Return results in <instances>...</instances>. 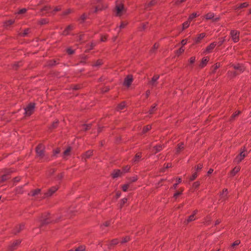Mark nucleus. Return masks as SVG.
Masks as SVG:
<instances>
[{
  "label": "nucleus",
  "mask_w": 251,
  "mask_h": 251,
  "mask_svg": "<svg viewBox=\"0 0 251 251\" xmlns=\"http://www.w3.org/2000/svg\"><path fill=\"white\" fill-rule=\"evenodd\" d=\"M51 8L50 6L49 5H46V6H45L42 9V11H46L48 13H49L50 12V10H51Z\"/></svg>",
  "instance_id": "obj_27"
},
{
  "label": "nucleus",
  "mask_w": 251,
  "mask_h": 251,
  "mask_svg": "<svg viewBox=\"0 0 251 251\" xmlns=\"http://www.w3.org/2000/svg\"><path fill=\"white\" fill-rule=\"evenodd\" d=\"M228 75L230 77H234V76H235V75H237V74L235 72H232L228 71Z\"/></svg>",
  "instance_id": "obj_46"
},
{
  "label": "nucleus",
  "mask_w": 251,
  "mask_h": 251,
  "mask_svg": "<svg viewBox=\"0 0 251 251\" xmlns=\"http://www.w3.org/2000/svg\"><path fill=\"white\" fill-rule=\"evenodd\" d=\"M85 250V248L83 246H80L76 248L75 251H83Z\"/></svg>",
  "instance_id": "obj_47"
},
{
  "label": "nucleus",
  "mask_w": 251,
  "mask_h": 251,
  "mask_svg": "<svg viewBox=\"0 0 251 251\" xmlns=\"http://www.w3.org/2000/svg\"><path fill=\"white\" fill-rule=\"evenodd\" d=\"M90 128V125H83L82 126L81 129L83 130H87Z\"/></svg>",
  "instance_id": "obj_37"
},
{
  "label": "nucleus",
  "mask_w": 251,
  "mask_h": 251,
  "mask_svg": "<svg viewBox=\"0 0 251 251\" xmlns=\"http://www.w3.org/2000/svg\"><path fill=\"white\" fill-rule=\"evenodd\" d=\"M233 68L239 72L242 73L245 70V67L242 64H237L233 65Z\"/></svg>",
  "instance_id": "obj_10"
},
{
  "label": "nucleus",
  "mask_w": 251,
  "mask_h": 251,
  "mask_svg": "<svg viewBox=\"0 0 251 251\" xmlns=\"http://www.w3.org/2000/svg\"><path fill=\"white\" fill-rule=\"evenodd\" d=\"M156 3V1L155 0H152L149 3L146 4L145 8L147 9H149L150 7L155 5Z\"/></svg>",
  "instance_id": "obj_18"
},
{
  "label": "nucleus",
  "mask_w": 251,
  "mask_h": 251,
  "mask_svg": "<svg viewBox=\"0 0 251 251\" xmlns=\"http://www.w3.org/2000/svg\"><path fill=\"white\" fill-rule=\"evenodd\" d=\"M72 12H73L72 9H70V8L68 9L67 10H66L63 13V15H64V16L67 15L71 13Z\"/></svg>",
  "instance_id": "obj_38"
},
{
  "label": "nucleus",
  "mask_w": 251,
  "mask_h": 251,
  "mask_svg": "<svg viewBox=\"0 0 251 251\" xmlns=\"http://www.w3.org/2000/svg\"><path fill=\"white\" fill-rule=\"evenodd\" d=\"M181 192H177L174 194V197L175 198H177V197H178L180 195H181Z\"/></svg>",
  "instance_id": "obj_57"
},
{
  "label": "nucleus",
  "mask_w": 251,
  "mask_h": 251,
  "mask_svg": "<svg viewBox=\"0 0 251 251\" xmlns=\"http://www.w3.org/2000/svg\"><path fill=\"white\" fill-rule=\"evenodd\" d=\"M184 148V144L181 143L180 144H179L178 145V147L177 148L176 151L177 152H178L181 149H183Z\"/></svg>",
  "instance_id": "obj_42"
},
{
  "label": "nucleus",
  "mask_w": 251,
  "mask_h": 251,
  "mask_svg": "<svg viewBox=\"0 0 251 251\" xmlns=\"http://www.w3.org/2000/svg\"><path fill=\"white\" fill-rule=\"evenodd\" d=\"M45 147L42 144H39L36 149V152L37 156L40 159H43L44 157L46 160L48 159V157H46L44 152Z\"/></svg>",
  "instance_id": "obj_1"
},
{
  "label": "nucleus",
  "mask_w": 251,
  "mask_h": 251,
  "mask_svg": "<svg viewBox=\"0 0 251 251\" xmlns=\"http://www.w3.org/2000/svg\"><path fill=\"white\" fill-rule=\"evenodd\" d=\"M26 11H27V10L26 8H23L19 11V12H18V14H20L25 13V12H26Z\"/></svg>",
  "instance_id": "obj_52"
},
{
  "label": "nucleus",
  "mask_w": 251,
  "mask_h": 251,
  "mask_svg": "<svg viewBox=\"0 0 251 251\" xmlns=\"http://www.w3.org/2000/svg\"><path fill=\"white\" fill-rule=\"evenodd\" d=\"M189 61L191 64H193V63H194L195 61V57H191Z\"/></svg>",
  "instance_id": "obj_60"
},
{
  "label": "nucleus",
  "mask_w": 251,
  "mask_h": 251,
  "mask_svg": "<svg viewBox=\"0 0 251 251\" xmlns=\"http://www.w3.org/2000/svg\"><path fill=\"white\" fill-rule=\"evenodd\" d=\"M127 25V23L125 22H123L121 23V24L120 25V26H119V28L120 29H122V28H124L126 25Z\"/></svg>",
  "instance_id": "obj_48"
},
{
  "label": "nucleus",
  "mask_w": 251,
  "mask_h": 251,
  "mask_svg": "<svg viewBox=\"0 0 251 251\" xmlns=\"http://www.w3.org/2000/svg\"><path fill=\"white\" fill-rule=\"evenodd\" d=\"M158 78H159L158 75L153 76V77L152 78L151 81L150 82V83L152 85H154L155 82L158 80Z\"/></svg>",
  "instance_id": "obj_29"
},
{
  "label": "nucleus",
  "mask_w": 251,
  "mask_h": 251,
  "mask_svg": "<svg viewBox=\"0 0 251 251\" xmlns=\"http://www.w3.org/2000/svg\"><path fill=\"white\" fill-rule=\"evenodd\" d=\"M102 64V61L101 60H98L97 62L93 64V66L98 67Z\"/></svg>",
  "instance_id": "obj_41"
},
{
  "label": "nucleus",
  "mask_w": 251,
  "mask_h": 251,
  "mask_svg": "<svg viewBox=\"0 0 251 251\" xmlns=\"http://www.w3.org/2000/svg\"><path fill=\"white\" fill-rule=\"evenodd\" d=\"M126 106V104L125 102H122L120 104H119V105L117 107V110H122L124 109V108Z\"/></svg>",
  "instance_id": "obj_26"
},
{
  "label": "nucleus",
  "mask_w": 251,
  "mask_h": 251,
  "mask_svg": "<svg viewBox=\"0 0 251 251\" xmlns=\"http://www.w3.org/2000/svg\"><path fill=\"white\" fill-rule=\"evenodd\" d=\"M206 36L205 33H201L198 35V36L195 39V42L196 44L199 43Z\"/></svg>",
  "instance_id": "obj_9"
},
{
  "label": "nucleus",
  "mask_w": 251,
  "mask_h": 251,
  "mask_svg": "<svg viewBox=\"0 0 251 251\" xmlns=\"http://www.w3.org/2000/svg\"><path fill=\"white\" fill-rule=\"evenodd\" d=\"M200 183L199 182H195L193 184V186L195 188H197L199 186Z\"/></svg>",
  "instance_id": "obj_63"
},
{
  "label": "nucleus",
  "mask_w": 251,
  "mask_h": 251,
  "mask_svg": "<svg viewBox=\"0 0 251 251\" xmlns=\"http://www.w3.org/2000/svg\"><path fill=\"white\" fill-rule=\"evenodd\" d=\"M225 41V39L224 38L219 41L217 44H218L219 46H221L224 43Z\"/></svg>",
  "instance_id": "obj_56"
},
{
  "label": "nucleus",
  "mask_w": 251,
  "mask_h": 251,
  "mask_svg": "<svg viewBox=\"0 0 251 251\" xmlns=\"http://www.w3.org/2000/svg\"><path fill=\"white\" fill-rule=\"evenodd\" d=\"M210 222V218H207L205 220L204 224L205 225H208L209 224Z\"/></svg>",
  "instance_id": "obj_58"
},
{
  "label": "nucleus",
  "mask_w": 251,
  "mask_h": 251,
  "mask_svg": "<svg viewBox=\"0 0 251 251\" xmlns=\"http://www.w3.org/2000/svg\"><path fill=\"white\" fill-rule=\"evenodd\" d=\"M35 108V104L33 103H29L26 107L25 108V116L31 115Z\"/></svg>",
  "instance_id": "obj_2"
},
{
  "label": "nucleus",
  "mask_w": 251,
  "mask_h": 251,
  "mask_svg": "<svg viewBox=\"0 0 251 251\" xmlns=\"http://www.w3.org/2000/svg\"><path fill=\"white\" fill-rule=\"evenodd\" d=\"M73 29V26L72 25H69L64 29L63 31L62 34L64 35H67L69 34L70 31H71Z\"/></svg>",
  "instance_id": "obj_12"
},
{
  "label": "nucleus",
  "mask_w": 251,
  "mask_h": 251,
  "mask_svg": "<svg viewBox=\"0 0 251 251\" xmlns=\"http://www.w3.org/2000/svg\"><path fill=\"white\" fill-rule=\"evenodd\" d=\"M122 172L120 170H115L112 173V177L116 178L121 176Z\"/></svg>",
  "instance_id": "obj_14"
},
{
  "label": "nucleus",
  "mask_w": 251,
  "mask_h": 251,
  "mask_svg": "<svg viewBox=\"0 0 251 251\" xmlns=\"http://www.w3.org/2000/svg\"><path fill=\"white\" fill-rule=\"evenodd\" d=\"M125 8L123 4L117 3L115 7L116 15L117 16H121L124 13Z\"/></svg>",
  "instance_id": "obj_3"
},
{
  "label": "nucleus",
  "mask_w": 251,
  "mask_h": 251,
  "mask_svg": "<svg viewBox=\"0 0 251 251\" xmlns=\"http://www.w3.org/2000/svg\"><path fill=\"white\" fill-rule=\"evenodd\" d=\"M240 111H238V112H235L234 114H233V115H232L231 116V118L232 119H233L235 117H236V116H237L239 114H240Z\"/></svg>",
  "instance_id": "obj_55"
},
{
  "label": "nucleus",
  "mask_w": 251,
  "mask_h": 251,
  "mask_svg": "<svg viewBox=\"0 0 251 251\" xmlns=\"http://www.w3.org/2000/svg\"><path fill=\"white\" fill-rule=\"evenodd\" d=\"M24 225L22 224L20 225L19 226H17L16 227V228L14 229V234H17L20 232L22 230H23L24 228Z\"/></svg>",
  "instance_id": "obj_17"
},
{
  "label": "nucleus",
  "mask_w": 251,
  "mask_h": 251,
  "mask_svg": "<svg viewBox=\"0 0 251 251\" xmlns=\"http://www.w3.org/2000/svg\"><path fill=\"white\" fill-rule=\"evenodd\" d=\"M127 201V199L126 198H124L122 199L121 205L123 206L125 203H126Z\"/></svg>",
  "instance_id": "obj_54"
},
{
  "label": "nucleus",
  "mask_w": 251,
  "mask_h": 251,
  "mask_svg": "<svg viewBox=\"0 0 251 251\" xmlns=\"http://www.w3.org/2000/svg\"><path fill=\"white\" fill-rule=\"evenodd\" d=\"M209 60V58L207 57H204L202 58L201 63L200 64V66L201 68L204 67L207 64Z\"/></svg>",
  "instance_id": "obj_13"
},
{
  "label": "nucleus",
  "mask_w": 251,
  "mask_h": 251,
  "mask_svg": "<svg viewBox=\"0 0 251 251\" xmlns=\"http://www.w3.org/2000/svg\"><path fill=\"white\" fill-rule=\"evenodd\" d=\"M67 52L69 54H72L74 53L75 51H74V50H72V49L69 48L67 49Z\"/></svg>",
  "instance_id": "obj_50"
},
{
  "label": "nucleus",
  "mask_w": 251,
  "mask_h": 251,
  "mask_svg": "<svg viewBox=\"0 0 251 251\" xmlns=\"http://www.w3.org/2000/svg\"><path fill=\"white\" fill-rule=\"evenodd\" d=\"M21 243L20 240H16L13 243H12L9 247V249L11 251L14 250L16 249V247L18 246Z\"/></svg>",
  "instance_id": "obj_11"
},
{
  "label": "nucleus",
  "mask_w": 251,
  "mask_h": 251,
  "mask_svg": "<svg viewBox=\"0 0 251 251\" xmlns=\"http://www.w3.org/2000/svg\"><path fill=\"white\" fill-rule=\"evenodd\" d=\"M57 189L58 187L56 186L51 187L46 193H45V196L47 197L51 196L54 192L57 190Z\"/></svg>",
  "instance_id": "obj_8"
},
{
  "label": "nucleus",
  "mask_w": 251,
  "mask_h": 251,
  "mask_svg": "<svg viewBox=\"0 0 251 251\" xmlns=\"http://www.w3.org/2000/svg\"><path fill=\"white\" fill-rule=\"evenodd\" d=\"M232 40L234 42L236 43L239 40V32L237 30H233L230 32Z\"/></svg>",
  "instance_id": "obj_4"
},
{
  "label": "nucleus",
  "mask_w": 251,
  "mask_h": 251,
  "mask_svg": "<svg viewBox=\"0 0 251 251\" xmlns=\"http://www.w3.org/2000/svg\"><path fill=\"white\" fill-rule=\"evenodd\" d=\"M220 67V64L219 63H216L213 66V70L212 71L213 73H214L216 70Z\"/></svg>",
  "instance_id": "obj_35"
},
{
  "label": "nucleus",
  "mask_w": 251,
  "mask_h": 251,
  "mask_svg": "<svg viewBox=\"0 0 251 251\" xmlns=\"http://www.w3.org/2000/svg\"><path fill=\"white\" fill-rule=\"evenodd\" d=\"M151 129V126L148 125L145 126L143 129V133H145Z\"/></svg>",
  "instance_id": "obj_31"
},
{
  "label": "nucleus",
  "mask_w": 251,
  "mask_h": 251,
  "mask_svg": "<svg viewBox=\"0 0 251 251\" xmlns=\"http://www.w3.org/2000/svg\"><path fill=\"white\" fill-rule=\"evenodd\" d=\"M130 238L128 236H126L123 239L122 241V243H125L128 242Z\"/></svg>",
  "instance_id": "obj_49"
},
{
  "label": "nucleus",
  "mask_w": 251,
  "mask_h": 251,
  "mask_svg": "<svg viewBox=\"0 0 251 251\" xmlns=\"http://www.w3.org/2000/svg\"><path fill=\"white\" fill-rule=\"evenodd\" d=\"M47 23L46 19H42L40 21V24L42 25L46 24Z\"/></svg>",
  "instance_id": "obj_64"
},
{
  "label": "nucleus",
  "mask_w": 251,
  "mask_h": 251,
  "mask_svg": "<svg viewBox=\"0 0 251 251\" xmlns=\"http://www.w3.org/2000/svg\"><path fill=\"white\" fill-rule=\"evenodd\" d=\"M132 80V76L131 75H128L125 78L124 82V85L127 87H129L131 84Z\"/></svg>",
  "instance_id": "obj_7"
},
{
  "label": "nucleus",
  "mask_w": 251,
  "mask_h": 251,
  "mask_svg": "<svg viewBox=\"0 0 251 251\" xmlns=\"http://www.w3.org/2000/svg\"><path fill=\"white\" fill-rule=\"evenodd\" d=\"M30 31V29L29 28H26L24 30L23 33L22 34V36H26Z\"/></svg>",
  "instance_id": "obj_40"
},
{
  "label": "nucleus",
  "mask_w": 251,
  "mask_h": 251,
  "mask_svg": "<svg viewBox=\"0 0 251 251\" xmlns=\"http://www.w3.org/2000/svg\"><path fill=\"white\" fill-rule=\"evenodd\" d=\"M15 22L14 20H9L4 22V26L5 27H7L13 24H14Z\"/></svg>",
  "instance_id": "obj_23"
},
{
  "label": "nucleus",
  "mask_w": 251,
  "mask_h": 251,
  "mask_svg": "<svg viewBox=\"0 0 251 251\" xmlns=\"http://www.w3.org/2000/svg\"><path fill=\"white\" fill-rule=\"evenodd\" d=\"M227 189H225V190H223V193L221 195V198L223 199L224 200H225L226 199V197L227 195Z\"/></svg>",
  "instance_id": "obj_34"
},
{
  "label": "nucleus",
  "mask_w": 251,
  "mask_h": 251,
  "mask_svg": "<svg viewBox=\"0 0 251 251\" xmlns=\"http://www.w3.org/2000/svg\"><path fill=\"white\" fill-rule=\"evenodd\" d=\"M130 167L128 166H126L124 169V173L127 172L129 170Z\"/></svg>",
  "instance_id": "obj_59"
},
{
  "label": "nucleus",
  "mask_w": 251,
  "mask_h": 251,
  "mask_svg": "<svg viewBox=\"0 0 251 251\" xmlns=\"http://www.w3.org/2000/svg\"><path fill=\"white\" fill-rule=\"evenodd\" d=\"M240 241L239 240H236L232 244V246H231V247H234V246H237L239 244H240Z\"/></svg>",
  "instance_id": "obj_53"
},
{
  "label": "nucleus",
  "mask_w": 251,
  "mask_h": 251,
  "mask_svg": "<svg viewBox=\"0 0 251 251\" xmlns=\"http://www.w3.org/2000/svg\"><path fill=\"white\" fill-rule=\"evenodd\" d=\"M9 178L8 175H4L0 177V183L3 182Z\"/></svg>",
  "instance_id": "obj_22"
},
{
  "label": "nucleus",
  "mask_w": 251,
  "mask_h": 251,
  "mask_svg": "<svg viewBox=\"0 0 251 251\" xmlns=\"http://www.w3.org/2000/svg\"><path fill=\"white\" fill-rule=\"evenodd\" d=\"M61 9V6H57L55 7L52 11L51 12V13L53 14L54 13L60 11Z\"/></svg>",
  "instance_id": "obj_45"
},
{
  "label": "nucleus",
  "mask_w": 251,
  "mask_h": 251,
  "mask_svg": "<svg viewBox=\"0 0 251 251\" xmlns=\"http://www.w3.org/2000/svg\"><path fill=\"white\" fill-rule=\"evenodd\" d=\"M217 45L216 42H213L208 46L204 51L205 53H209L211 52L215 48Z\"/></svg>",
  "instance_id": "obj_6"
},
{
  "label": "nucleus",
  "mask_w": 251,
  "mask_h": 251,
  "mask_svg": "<svg viewBox=\"0 0 251 251\" xmlns=\"http://www.w3.org/2000/svg\"><path fill=\"white\" fill-rule=\"evenodd\" d=\"M197 176V174L196 173L193 174L192 176L190 177V180L192 181L193 180H194Z\"/></svg>",
  "instance_id": "obj_51"
},
{
  "label": "nucleus",
  "mask_w": 251,
  "mask_h": 251,
  "mask_svg": "<svg viewBox=\"0 0 251 251\" xmlns=\"http://www.w3.org/2000/svg\"><path fill=\"white\" fill-rule=\"evenodd\" d=\"M247 155V153L243 151L240 153L235 158L234 161L239 163L245 157V156Z\"/></svg>",
  "instance_id": "obj_5"
},
{
  "label": "nucleus",
  "mask_w": 251,
  "mask_h": 251,
  "mask_svg": "<svg viewBox=\"0 0 251 251\" xmlns=\"http://www.w3.org/2000/svg\"><path fill=\"white\" fill-rule=\"evenodd\" d=\"M190 21L189 20L182 24V30L187 28L190 25Z\"/></svg>",
  "instance_id": "obj_28"
},
{
  "label": "nucleus",
  "mask_w": 251,
  "mask_h": 251,
  "mask_svg": "<svg viewBox=\"0 0 251 251\" xmlns=\"http://www.w3.org/2000/svg\"><path fill=\"white\" fill-rule=\"evenodd\" d=\"M118 242H118V239H115L111 241L110 245L112 246V245H116L118 243Z\"/></svg>",
  "instance_id": "obj_43"
},
{
  "label": "nucleus",
  "mask_w": 251,
  "mask_h": 251,
  "mask_svg": "<svg viewBox=\"0 0 251 251\" xmlns=\"http://www.w3.org/2000/svg\"><path fill=\"white\" fill-rule=\"evenodd\" d=\"M129 187V184H126L123 186L122 189L124 192H126Z\"/></svg>",
  "instance_id": "obj_44"
},
{
  "label": "nucleus",
  "mask_w": 251,
  "mask_h": 251,
  "mask_svg": "<svg viewBox=\"0 0 251 251\" xmlns=\"http://www.w3.org/2000/svg\"><path fill=\"white\" fill-rule=\"evenodd\" d=\"M71 148L70 147L68 148L64 151V155L67 156L69 154L70 152L71 151Z\"/></svg>",
  "instance_id": "obj_39"
},
{
  "label": "nucleus",
  "mask_w": 251,
  "mask_h": 251,
  "mask_svg": "<svg viewBox=\"0 0 251 251\" xmlns=\"http://www.w3.org/2000/svg\"><path fill=\"white\" fill-rule=\"evenodd\" d=\"M154 148L155 150V153L160 151L162 149V146L161 145L156 146Z\"/></svg>",
  "instance_id": "obj_36"
},
{
  "label": "nucleus",
  "mask_w": 251,
  "mask_h": 251,
  "mask_svg": "<svg viewBox=\"0 0 251 251\" xmlns=\"http://www.w3.org/2000/svg\"><path fill=\"white\" fill-rule=\"evenodd\" d=\"M106 39H107V37L106 36L104 35V36H102L101 37V39H100V40L101 42H104L106 40Z\"/></svg>",
  "instance_id": "obj_61"
},
{
  "label": "nucleus",
  "mask_w": 251,
  "mask_h": 251,
  "mask_svg": "<svg viewBox=\"0 0 251 251\" xmlns=\"http://www.w3.org/2000/svg\"><path fill=\"white\" fill-rule=\"evenodd\" d=\"M93 154V151H88L85 152L84 155V157L86 159L89 158Z\"/></svg>",
  "instance_id": "obj_24"
},
{
  "label": "nucleus",
  "mask_w": 251,
  "mask_h": 251,
  "mask_svg": "<svg viewBox=\"0 0 251 251\" xmlns=\"http://www.w3.org/2000/svg\"><path fill=\"white\" fill-rule=\"evenodd\" d=\"M198 16H199V15L197 13H193L191 15H190L188 20H189V21H191L194 18L198 17Z\"/></svg>",
  "instance_id": "obj_32"
},
{
  "label": "nucleus",
  "mask_w": 251,
  "mask_h": 251,
  "mask_svg": "<svg viewBox=\"0 0 251 251\" xmlns=\"http://www.w3.org/2000/svg\"><path fill=\"white\" fill-rule=\"evenodd\" d=\"M240 170V168L239 166L235 167L231 172L232 176H235Z\"/></svg>",
  "instance_id": "obj_20"
},
{
  "label": "nucleus",
  "mask_w": 251,
  "mask_h": 251,
  "mask_svg": "<svg viewBox=\"0 0 251 251\" xmlns=\"http://www.w3.org/2000/svg\"><path fill=\"white\" fill-rule=\"evenodd\" d=\"M141 158V153L138 152L137 153H136L134 158L133 159V162L136 163V162H139Z\"/></svg>",
  "instance_id": "obj_15"
},
{
  "label": "nucleus",
  "mask_w": 251,
  "mask_h": 251,
  "mask_svg": "<svg viewBox=\"0 0 251 251\" xmlns=\"http://www.w3.org/2000/svg\"><path fill=\"white\" fill-rule=\"evenodd\" d=\"M214 13H212V12H210V13H207L206 15H205V18L206 20H210V19H212L214 17Z\"/></svg>",
  "instance_id": "obj_25"
},
{
  "label": "nucleus",
  "mask_w": 251,
  "mask_h": 251,
  "mask_svg": "<svg viewBox=\"0 0 251 251\" xmlns=\"http://www.w3.org/2000/svg\"><path fill=\"white\" fill-rule=\"evenodd\" d=\"M86 15L84 14L81 16L80 19L82 21H84L86 19Z\"/></svg>",
  "instance_id": "obj_62"
},
{
  "label": "nucleus",
  "mask_w": 251,
  "mask_h": 251,
  "mask_svg": "<svg viewBox=\"0 0 251 251\" xmlns=\"http://www.w3.org/2000/svg\"><path fill=\"white\" fill-rule=\"evenodd\" d=\"M249 5L247 2H244L241 3L238 7L237 9H241L245 7H247Z\"/></svg>",
  "instance_id": "obj_33"
},
{
  "label": "nucleus",
  "mask_w": 251,
  "mask_h": 251,
  "mask_svg": "<svg viewBox=\"0 0 251 251\" xmlns=\"http://www.w3.org/2000/svg\"><path fill=\"white\" fill-rule=\"evenodd\" d=\"M156 104H154L151 106V109L148 111V113L149 114H150V115L152 114L154 112V111H155L156 110Z\"/></svg>",
  "instance_id": "obj_30"
},
{
  "label": "nucleus",
  "mask_w": 251,
  "mask_h": 251,
  "mask_svg": "<svg viewBox=\"0 0 251 251\" xmlns=\"http://www.w3.org/2000/svg\"><path fill=\"white\" fill-rule=\"evenodd\" d=\"M49 215L47 214L45 216V217H42L41 221H42V223L43 224H47L50 223V221L49 220Z\"/></svg>",
  "instance_id": "obj_16"
},
{
  "label": "nucleus",
  "mask_w": 251,
  "mask_h": 251,
  "mask_svg": "<svg viewBox=\"0 0 251 251\" xmlns=\"http://www.w3.org/2000/svg\"><path fill=\"white\" fill-rule=\"evenodd\" d=\"M41 190L40 189H36L33 191L30 192L28 195L31 196H35L38 195L40 193Z\"/></svg>",
  "instance_id": "obj_19"
},
{
  "label": "nucleus",
  "mask_w": 251,
  "mask_h": 251,
  "mask_svg": "<svg viewBox=\"0 0 251 251\" xmlns=\"http://www.w3.org/2000/svg\"><path fill=\"white\" fill-rule=\"evenodd\" d=\"M197 212V211H195L194 212V213L189 217V218L187 219V222L193 221L196 219V218L195 217V214H196Z\"/></svg>",
  "instance_id": "obj_21"
}]
</instances>
